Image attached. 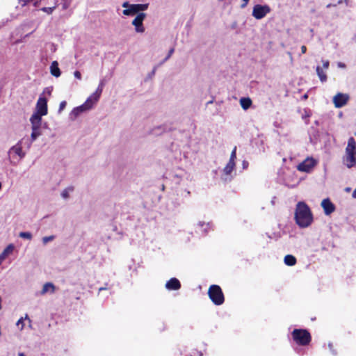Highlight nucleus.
<instances>
[{
    "label": "nucleus",
    "instance_id": "obj_1",
    "mask_svg": "<svg viewBox=\"0 0 356 356\" xmlns=\"http://www.w3.org/2000/svg\"><path fill=\"white\" fill-rule=\"evenodd\" d=\"M294 218L296 224L302 228L307 227L312 223L313 215L310 208L305 202L297 203Z\"/></svg>",
    "mask_w": 356,
    "mask_h": 356
},
{
    "label": "nucleus",
    "instance_id": "obj_2",
    "mask_svg": "<svg viewBox=\"0 0 356 356\" xmlns=\"http://www.w3.org/2000/svg\"><path fill=\"white\" fill-rule=\"evenodd\" d=\"M356 142L354 138L350 137L348 140V145L346 148V155L343 158V162L349 168L356 164Z\"/></svg>",
    "mask_w": 356,
    "mask_h": 356
},
{
    "label": "nucleus",
    "instance_id": "obj_3",
    "mask_svg": "<svg viewBox=\"0 0 356 356\" xmlns=\"http://www.w3.org/2000/svg\"><path fill=\"white\" fill-rule=\"evenodd\" d=\"M293 341L298 346H306L312 341V335L306 329H294L291 332Z\"/></svg>",
    "mask_w": 356,
    "mask_h": 356
},
{
    "label": "nucleus",
    "instance_id": "obj_4",
    "mask_svg": "<svg viewBox=\"0 0 356 356\" xmlns=\"http://www.w3.org/2000/svg\"><path fill=\"white\" fill-rule=\"evenodd\" d=\"M208 296L216 305H221L225 302V296L219 285L212 284L208 289Z\"/></svg>",
    "mask_w": 356,
    "mask_h": 356
},
{
    "label": "nucleus",
    "instance_id": "obj_5",
    "mask_svg": "<svg viewBox=\"0 0 356 356\" xmlns=\"http://www.w3.org/2000/svg\"><path fill=\"white\" fill-rule=\"evenodd\" d=\"M122 7L126 8L122 11L123 15L133 16L140 11L146 10L148 8V3L130 4L128 1H125L122 3Z\"/></svg>",
    "mask_w": 356,
    "mask_h": 356
},
{
    "label": "nucleus",
    "instance_id": "obj_6",
    "mask_svg": "<svg viewBox=\"0 0 356 356\" xmlns=\"http://www.w3.org/2000/svg\"><path fill=\"white\" fill-rule=\"evenodd\" d=\"M270 10L268 5L257 4L253 7L252 15L255 19H261L269 13Z\"/></svg>",
    "mask_w": 356,
    "mask_h": 356
},
{
    "label": "nucleus",
    "instance_id": "obj_7",
    "mask_svg": "<svg viewBox=\"0 0 356 356\" xmlns=\"http://www.w3.org/2000/svg\"><path fill=\"white\" fill-rule=\"evenodd\" d=\"M316 165V161L313 158H307L297 166L298 170L304 172H310Z\"/></svg>",
    "mask_w": 356,
    "mask_h": 356
},
{
    "label": "nucleus",
    "instance_id": "obj_8",
    "mask_svg": "<svg viewBox=\"0 0 356 356\" xmlns=\"http://www.w3.org/2000/svg\"><path fill=\"white\" fill-rule=\"evenodd\" d=\"M146 17V14L144 13H139L134 19L132 21V24L135 26L136 31L138 33H143L145 28L143 22Z\"/></svg>",
    "mask_w": 356,
    "mask_h": 356
},
{
    "label": "nucleus",
    "instance_id": "obj_9",
    "mask_svg": "<svg viewBox=\"0 0 356 356\" xmlns=\"http://www.w3.org/2000/svg\"><path fill=\"white\" fill-rule=\"evenodd\" d=\"M348 98L346 94L337 93L333 98V103L336 108H341L347 104Z\"/></svg>",
    "mask_w": 356,
    "mask_h": 356
},
{
    "label": "nucleus",
    "instance_id": "obj_10",
    "mask_svg": "<svg viewBox=\"0 0 356 356\" xmlns=\"http://www.w3.org/2000/svg\"><path fill=\"white\" fill-rule=\"evenodd\" d=\"M37 112L40 115H46L47 114V100L45 97H39L36 104Z\"/></svg>",
    "mask_w": 356,
    "mask_h": 356
},
{
    "label": "nucleus",
    "instance_id": "obj_11",
    "mask_svg": "<svg viewBox=\"0 0 356 356\" xmlns=\"http://www.w3.org/2000/svg\"><path fill=\"white\" fill-rule=\"evenodd\" d=\"M321 207L323 209L325 215H330L335 211L334 204L330 201L329 198L323 200L321 202Z\"/></svg>",
    "mask_w": 356,
    "mask_h": 356
},
{
    "label": "nucleus",
    "instance_id": "obj_12",
    "mask_svg": "<svg viewBox=\"0 0 356 356\" xmlns=\"http://www.w3.org/2000/svg\"><path fill=\"white\" fill-rule=\"evenodd\" d=\"M90 109V106H88L87 105V104H86L84 102V104H83L82 105L74 108L72 111V112L70 113V116L72 118H76V117H78L80 115V113L85 112L86 111H88Z\"/></svg>",
    "mask_w": 356,
    "mask_h": 356
},
{
    "label": "nucleus",
    "instance_id": "obj_13",
    "mask_svg": "<svg viewBox=\"0 0 356 356\" xmlns=\"http://www.w3.org/2000/svg\"><path fill=\"white\" fill-rule=\"evenodd\" d=\"M165 287L168 290L177 291L181 288V283L178 279L172 277L166 282Z\"/></svg>",
    "mask_w": 356,
    "mask_h": 356
},
{
    "label": "nucleus",
    "instance_id": "obj_14",
    "mask_svg": "<svg viewBox=\"0 0 356 356\" xmlns=\"http://www.w3.org/2000/svg\"><path fill=\"white\" fill-rule=\"evenodd\" d=\"M42 116L43 115H40L38 113H33L31 118L30 121L32 124V127H39L40 128L41 122H42Z\"/></svg>",
    "mask_w": 356,
    "mask_h": 356
},
{
    "label": "nucleus",
    "instance_id": "obj_15",
    "mask_svg": "<svg viewBox=\"0 0 356 356\" xmlns=\"http://www.w3.org/2000/svg\"><path fill=\"white\" fill-rule=\"evenodd\" d=\"M24 138L19 140L15 145L12 147L10 149L11 151L14 152L17 155H18L21 159L24 157L25 153L22 151V142Z\"/></svg>",
    "mask_w": 356,
    "mask_h": 356
},
{
    "label": "nucleus",
    "instance_id": "obj_16",
    "mask_svg": "<svg viewBox=\"0 0 356 356\" xmlns=\"http://www.w3.org/2000/svg\"><path fill=\"white\" fill-rule=\"evenodd\" d=\"M56 291V286L51 282H47L43 285L42 289L40 292L41 295H44L45 293L50 292L51 293H54Z\"/></svg>",
    "mask_w": 356,
    "mask_h": 356
},
{
    "label": "nucleus",
    "instance_id": "obj_17",
    "mask_svg": "<svg viewBox=\"0 0 356 356\" xmlns=\"http://www.w3.org/2000/svg\"><path fill=\"white\" fill-rule=\"evenodd\" d=\"M50 72L51 74L55 77H58L60 76V70L58 67V63L57 61L52 62L50 67Z\"/></svg>",
    "mask_w": 356,
    "mask_h": 356
},
{
    "label": "nucleus",
    "instance_id": "obj_18",
    "mask_svg": "<svg viewBox=\"0 0 356 356\" xmlns=\"http://www.w3.org/2000/svg\"><path fill=\"white\" fill-rule=\"evenodd\" d=\"M100 98V96H96L95 95V92H93L85 102L86 104L89 106L90 108H91L95 104H96L99 99Z\"/></svg>",
    "mask_w": 356,
    "mask_h": 356
},
{
    "label": "nucleus",
    "instance_id": "obj_19",
    "mask_svg": "<svg viewBox=\"0 0 356 356\" xmlns=\"http://www.w3.org/2000/svg\"><path fill=\"white\" fill-rule=\"evenodd\" d=\"M316 70L320 81L322 83L327 81V76L323 69L320 66H317Z\"/></svg>",
    "mask_w": 356,
    "mask_h": 356
},
{
    "label": "nucleus",
    "instance_id": "obj_20",
    "mask_svg": "<svg viewBox=\"0 0 356 356\" xmlns=\"http://www.w3.org/2000/svg\"><path fill=\"white\" fill-rule=\"evenodd\" d=\"M252 104V102L249 97H242L240 99V104L244 110L248 109Z\"/></svg>",
    "mask_w": 356,
    "mask_h": 356
},
{
    "label": "nucleus",
    "instance_id": "obj_21",
    "mask_svg": "<svg viewBox=\"0 0 356 356\" xmlns=\"http://www.w3.org/2000/svg\"><path fill=\"white\" fill-rule=\"evenodd\" d=\"M284 261L286 265L293 266L296 264L297 260L293 255L287 254L284 257Z\"/></svg>",
    "mask_w": 356,
    "mask_h": 356
},
{
    "label": "nucleus",
    "instance_id": "obj_22",
    "mask_svg": "<svg viewBox=\"0 0 356 356\" xmlns=\"http://www.w3.org/2000/svg\"><path fill=\"white\" fill-rule=\"evenodd\" d=\"M235 168V162L229 161L225 167L224 168V173L227 175H229L232 173Z\"/></svg>",
    "mask_w": 356,
    "mask_h": 356
},
{
    "label": "nucleus",
    "instance_id": "obj_23",
    "mask_svg": "<svg viewBox=\"0 0 356 356\" xmlns=\"http://www.w3.org/2000/svg\"><path fill=\"white\" fill-rule=\"evenodd\" d=\"M32 1H33V6L35 7H38L39 6L41 0H18L19 3L22 6H25L28 3H29L32 2Z\"/></svg>",
    "mask_w": 356,
    "mask_h": 356
},
{
    "label": "nucleus",
    "instance_id": "obj_24",
    "mask_svg": "<svg viewBox=\"0 0 356 356\" xmlns=\"http://www.w3.org/2000/svg\"><path fill=\"white\" fill-rule=\"evenodd\" d=\"M40 134L41 132L39 127H32V133L31 135V142L34 141Z\"/></svg>",
    "mask_w": 356,
    "mask_h": 356
},
{
    "label": "nucleus",
    "instance_id": "obj_25",
    "mask_svg": "<svg viewBox=\"0 0 356 356\" xmlns=\"http://www.w3.org/2000/svg\"><path fill=\"white\" fill-rule=\"evenodd\" d=\"M104 82L102 81L97 88L96 89V90L94 92H95V95L96 96H101L102 93V91H103V88H104Z\"/></svg>",
    "mask_w": 356,
    "mask_h": 356
},
{
    "label": "nucleus",
    "instance_id": "obj_26",
    "mask_svg": "<svg viewBox=\"0 0 356 356\" xmlns=\"http://www.w3.org/2000/svg\"><path fill=\"white\" fill-rule=\"evenodd\" d=\"M74 191L73 186H70L65 189H64L61 193V195L63 198L66 199L69 197V193Z\"/></svg>",
    "mask_w": 356,
    "mask_h": 356
},
{
    "label": "nucleus",
    "instance_id": "obj_27",
    "mask_svg": "<svg viewBox=\"0 0 356 356\" xmlns=\"http://www.w3.org/2000/svg\"><path fill=\"white\" fill-rule=\"evenodd\" d=\"M57 7V4L55 3V5L52 7H43L41 8V10L47 13V14H51L52 12L54 10V9Z\"/></svg>",
    "mask_w": 356,
    "mask_h": 356
},
{
    "label": "nucleus",
    "instance_id": "obj_28",
    "mask_svg": "<svg viewBox=\"0 0 356 356\" xmlns=\"http://www.w3.org/2000/svg\"><path fill=\"white\" fill-rule=\"evenodd\" d=\"M14 250V245L13 244H9L3 251L4 254H6L7 255H9L13 252Z\"/></svg>",
    "mask_w": 356,
    "mask_h": 356
},
{
    "label": "nucleus",
    "instance_id": "obj_29",
    "mask_svg": "<svg viewBox=\"0 0 356 356\" xmlns=\"http://www.w3.org/2000/svg\"><path fill=\"white\" fill-rule=\"evenodd\" d=\"M236 159V147H234V148L233 149V150L231 153L229 161L235 162Z\"/></svg>",
    "mask_w": 356,
    "mask_h": 356
},
{
    "label": "nucleus",
    "instance_id": "obj_30",
    "mask_svg": "<svg viewBox=\"0 0 356 356\" xmlns=\"http://www.w3.org/2000/svg\"><path fill=\"white\" fill-rule=\"evenodd\" d=\"M19 236L21 238H27L29 240L32 238V234L30 232H20Z\"/></svg>",
    "mask_w": 356,
    "mask_h": 356
},
{
    "label": "nucleus",
    "instance_id": "obj_31",
    "mask_svg": "<svg viewBox=\"0 0 356 356\" xmlns=\"http://www.w3.org/2000/svg\"><path fill=\"white\" fill-rule=\"evenodd\" d=\"M328 348H329L330 350L332 352V353L334 355H337V351L334 348V344L332 343H328Z\"/></svg>",
    "mask_w": 356,
    "mask_h": 356
},
{
    "label": "nucleus",
    "instance_id": "obj_32",
    "mask_svg": "<svg viewBox=\"0 0 356 356\" xmlns=\"http://www.w3.org/2000/svg\"><path fill=\"white\" fill-rule=\"evenodd\" d=\"M202 353L197 350H193L188 356H202Z\"/></svg>",
    "mask_w": 356,
    "mask_h": 356
},
{
    "label": "nucleus",
    "instance_id": "obj_33",
    "mask_svg": "<svg viewBox=\"0 0 356 356\" xmlns=\"http://www.w3.org/2000/svg\"><path fill=\"white\" fill-rule=\"evenodd\" d=\"M54 238V236H45L42 238V241L45 244L47 242L52 241Z\"/></svg>",
    "mask_w": 356,
    "mask_h": 356
},
{
    "label": "nucleus",
    "instance_id": "obj_34",
    "mask_svg": "<svg viewBox=\"0 0 356 356\" xmlns=\"http://www.w3.org/2000/svg\"><path fill=\"white\" fill-rule=\"evenodd\" d=\"M17 326L21 325L20 330H23L24 326V318H19V319L17 321Z\"/></svg>",
    "mask_w": 356,
    "mask_h": 356
},
{
    "label": "nucleus",
    "instance_id": "obj_35",
    "mask_svg": "<svg viewBox=\"0 0 356 356\" xmlns=\"http://www.w3.org/2000/svg\"><path fill=\"white\" fill-rule=\"evenodd\" d=\"M66 102L65 101H63L60 102V105H59V112H61L66 106Z\"/></svg>",
    "mask_w": 356,
    "mask_h": 356
},
{
    "label": "nucleus",
    "instance_id": "obj_36",
    "mask_svg": "<svg viewBox=\"0 0 356 356\" xmlns=\"http://www.w3.org/2000/svg\"><path fill=\"white\" fill-rule=\"evenodd\" d=\"M329 65H330V62L329 60H325V61H323V68L325 69V70H327L328 67H329Z\"/></svg>",
    "mask_w": 356,
    "mask_h": 356
},
{
    "label": "nucleus",
    "instance_id": "obj_37",
    "mask_svg": "<svg viewBox=\"0 0 356 356\" xmlns=\"http://www.w3.org/2000/svg\"><path fill=\"white\" fill-rule=\"evenodd\" d=\"M74 75L78 79H81V72L79 71H75L74 73Z\"/></svg>",
    "mask_w": 356,
    "mask_h": 356
},
{
    "label": "nucleus",
    "instance_id": "obj_38",
    "mask_svg": "<svg viewBox=\"0 0 356 356\" xmlns=\"http://www.w3.org/2000/svg\"><path fill=\"white\" fill-rule=\"evenodd\" d=\"M8 255L4 254L3 252L0 254V261L2 262Z\"/></svg>",
    "mask_w": 356,
    "mask_h": 356
},
{
    "label": "nucleus",
    "instance_id": "obj_39",
    "mask_svg": "<svg viewBox=\"0 0 356 356\" xmlns=\"http://www.w3.org/2000/svg\"><path fill=\"white\" fill-rule=\"evenodd\" d=\"M248 1H249V0H243V3H242V4L241 5V7L242 8H245V7L248 5Z\"/></svg>",
    "mask_w": 356,
    "mask_h": 356
},
{
    "label": "nucleus",
    "instance_id": "obj_40",
    "mask_svg": "<svg viewBox=\"0 0 356 356\" xmlns=\"http://www.w3.org/2000/svg\"><path fill=\"white\" fill-rule=\"evenodd\" d=\"M306 51H307V47H306V46L302 45V46L301 47V52H302V54H305V53H306Z\"/></svg>",
    "mask_w": 356,
    "mask_h": 356
},
{
    "label": "nucleus",
    "instance_id": "obj_41",
    "mask_svg": "<svg viewBox=\"0 0 356 356\" xmlns=\"http://www.w3.org/2000/svg\"><path fill=\"white\" fill-rule=\"evenodd\" d=\"M174 52V49H171L170 51H169V53H168V56L166 57L165 59H168V58L170 57V56L172 54V53Z\"/></svg>",
    "mask_w": 356,
    "mask_h": 356
},
{
    "label": "nucleus",
    "instance_id": "obj_42",
    "mask_svg": "<svg viewBox=\"0 0 356 356\" xmlns=\"http://www.w3.org/2000/svg\"><path fill=\"white\" fill-rule=\"evenodd\" d=\"M338 66L339 67H346V65L344 63H338Z\"/></svg>",
    "mask_w": 356,
    "mask_h": 356
},
{
    "label": "nucleus",
    "instance_id": "obj_43",
    "mask_svg": "<svg viewBox=\"0 0 356 356\" xmlns=\"http://www.w3.org/2000/svg\"><path fill=\"white\" fill-rule=\"evenodd\" d=\"M352 196L353 197L356 198V188L354 190Z\"/></svg>",
    "mask_w": 356,
    "mask_h": 356
},
{
    "label": "nucleus",
    "instance_id": "obj_44",
    "mask_svg": "<svg viewBox=\"0 0 356 356\" xmlns=\"http://www.w3.org/2000/svg\"><path fill=\"white\" fill-rule=\"evenodd\" d=\"M18 356H25L23 353H19Z\"/></svg>",
    "mask_w": 356,
    "mask_h": 356
},
{
    "label": "nucleus",
    "instance_id": "obj_45",
    "mask_svg": "<svg viewBox=\"0 0 356 356\" xmlns=\"http://www.w3.org/2000/svg\"><path fill=\"white\" fill-rule=\"evenodd\" d=\"M25 318H26V319H29V316H28V315H27V314H26V316H25Z\"/></svg>",
    "mask_w": 356,
    "mask_h": 356
},
{
    "label": "nucleus",
    "instance_id": "obj_46",
    "mask_svg": "<svg viewBox=\"0 0 356 356\" xmlns=\"http://www.w3.org/2000/svg\"><path fill=\"white\" fill-rule=\"evenodd\" d=\"M307 95H305L304 96V98H307Z\"/></svg>",
    "mask_w": 356,
    "mask_h": 356
},
{
    "label": "nucleus",
    "instance_id": "obj_47",
    "mask_svg": "<svg viewBox=\"0 0 356 356\" xmlns=\"http://www.w3.org/2000/svg\"><path fill=\"white\" fill-rule=\"evenodd\" d=\"M1 263H2V262L0 261V265L1 264Z\"/></svg>",
    "mask_w": 356,
    "mask_h": 356
}]
</instances>
